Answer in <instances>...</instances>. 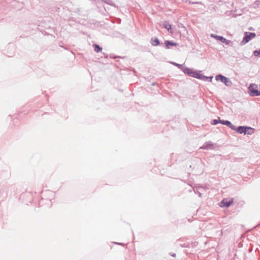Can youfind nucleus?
Masks as SVG:
<instances>
[{"instance_id": "f257e3e1", "label": "nucleus", "mask_w": 260, "mask_h": 260, "mask_svg": "<svg viewBox=\"0 0 260 260\" xmlns=\"http://www.w3.org/2000/svg\"><path fill=\"white\" fill-rule=\"evenodd\" d=\"M184 72L185 74H188L190 77L196 78L201 80H205L209 78V77L203 76L201 74V71H194L192 69H190L189 68H185L184 70ZM209 78L210 79V81H212L213 77H209Z\"/></svg>"}, {"instance_id": "6e6552de", "label": "nucleus", "mask_w": 260, "mask_h": 260, "mask_svg": "<svg viewBox=\"0 0 260 260\" xmlns=\"http://www.w3.org/2000/svg\"><path fill=\"white\" fill-rule=\"evenodd\" d=\"M254 132V129L250 127H246L245 134L251 135Z\"/></svg>"}, {"instance_id": "ddd939ff", "label": "nucleus", "mask_w": 260, "mask_h": 260, "mask_svg": "<svg viewBox=\"0 0 260 260\" xmlns=\"http://www.w3.org/2000/svg\"><path fill=\"white\" fill-rule=\"evenodd\" d=\"M253 54L255 56L259 57L260 56V50H255L253 52Z\"/></svg>"}, {"instance_id": "0eeeda50", "label": "nucleus", "mask_w": 260, "mask_h": 260, "mask_svg": "<svg viewBox=\"0 0 260 260\" xmlns=\"http://www.w3.org/2000/svg\"><path fill=\"white\" fill-rule=\"evenodd\" d=\"M165 44L166 47L167 49H170V46H176L178 45L177 43H175L174 42H171L170 41H166L165 42Z\"/></svg>"}, {"instance_id": "2eb2a0df", "label": "nucleus", "mask_w": 260, "mask_h": 260, "mask_svg": "<svg viewBox=\"0 0 260 260\" xmlns=\"http://www.w3.org/2000/svg\"><path fill=\"white\" fill-rule=\"evenodd\" d=\"M214 124H216V123H217V121H216V120H214Z\"/></svg>"}, {"instance_id": "4468645a", "label": "nucleus", "mask_w": 260, "mask_h": 260, "mask_svg": "<svg viewBox=\"0 0 260 260\" xmlns=\"http://www.w3.org/2000/svg\"><path fill=\"white\" fill-rule=\"evenodd\" d=\"M222 124H226L227 125H229L230 126V125H231V122L229 121H222L221 122Z\"/></svg>"}, {"instance_id": "7ed1b4c3", "label": "nucleus", "mask_w": 260, "mask_h": 260, "mask_svg": "<svg viewBox=\"0 0 260 260\" xmlns=\"http://www.w3.org/2000/svg\"><path fill=\"white\" fill-rule=\"evenodd\" d=\"M255 36L256 35L255 33L246 32L245 33V36L242 41V43L243 44H246L248 43L251 39L254 38Z\"/></svg>"}, {"instance_id": "f8f14e48", "label": "nucleus", "mask_w": 260, "mask_h": 260, "mask_svg": "<svg viewBox=\"0 0 260 260\" xmlns=\"http://www.w3.org/2000/svg\"><path fill=\"white\" fill-rule=\"evenodd\" d=\"M164 27L168 31L171 30V25L169 23H166L164 24Z\"/></svg>"}, {"instance_id": "20e7f679", "label": "nucleus", "mask_w": 260, "mask_h": 260, "mask_svg": "<svg viewBox=\"0 0 260 260\" xmlns=\"http://www.w3.org/2000/svg\"><path fill=\"white\" fill-rule=\"evenodd\" d=\"M234 202L233 198L231 199H224L220 203V206L221 207H229Z\"/></svg>"}, {"instance_id": "f03ea898", "label": "nucleus", "mask_w": 260, "mask_h": 260, "mask_svg": "<svg viewBox=\"0 0 260 260\" xmlns=\"http://www.w3.org/2000/svg\"><path fill=\"white\" fill-rule=\"evenodd\" d=\"M249 94L252 96L260 95V91L258 86L254 84H250L249 88Z\"/></svg>"}, {"instance_id": "9d476101", "label": "nucleus", "mask_w": 260, "mask_h": 260, "mask_svg": "<svg viewBox=\"0 0 260 260\" xmlns=\"http://www.w3.org/2000/svg\"><path fill=\"white\" fill-rule=\"evenodd\" d=\"M245 128H246V127L240 126L237 128V131L238 133H239L240 134L244 133L245 134Z\"/></svg>"}, {"instance_id": "1a4fd4ad", "label": "nucleus", "mask_w": 260, "mask_h": 260, "mask_svg": "<svg viewBox=\"0 0 260 260\" xmlns=\"http://www.w3.org/2000/svg\"><path fill=\"white\" fill-rule=\"evenodd\" d=\"M151 43L153 46H157L159 44V41L156 38H154L151 39Z\"/></svg>"}, {"instance_id": "9b49d317", "label": "nucleus", "mask_w": 260, "mask_h": 260, "mask_svg": "<svg viewBox=\"0 0 260 260\" xmlns=\"http://www.w3.org/2000/svg\"><path fill=\"white\" fill-rule=\"evenodd\" d=\"M93 47L94 48V51L96 52H99L102 50V48L99 45H98L97 44H94L93 45Z\"/></svg>"}, {"instance_id": "39448f33", "label": "nucleus", "mask_w": 260, "mask_h": 260, "mask_svg": "<svg viewBox=\"0 0 260 260\" xmlns=\"http://www.w3.org/2000/svg\"><path fill=\"white\" fill-rule=\"evenodd\" d=\"M216 79L217 81H220L224 83L226 85H228L229 79L224 76L221 75H218L216 76Z\"/></svg>"}, {"instance_id": "423d86ee", "label": "nucleus", "mask_w": 260, "mask_h": 260, "mask_svg": "<svg viewBox=\"0 0 260 260\" xmlns=\"http://www.w3.org/2000/svg\"><path fill=\"white\" fill-rule=\"evenodd\" d=\"M211 37L216 38L217 40L220 41L222 43H225L226 44H229V41L226 40L223 37L215 36V35H212Z\"/></svg>"}]
</instances>
